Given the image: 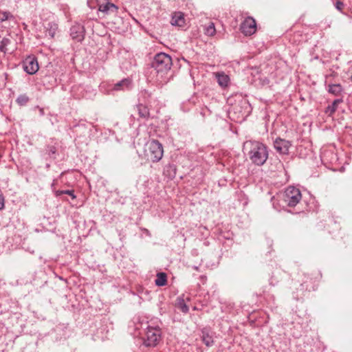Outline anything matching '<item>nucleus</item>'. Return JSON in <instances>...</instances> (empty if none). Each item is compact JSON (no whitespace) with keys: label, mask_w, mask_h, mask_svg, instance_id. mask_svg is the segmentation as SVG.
<instances>
[{"label":"nucleus","mask_w":352,"mask_h":352,"mask_svg":"<svg viewBox=\"0 0 352 352\" xmlns=\"http://www.w3.org/2000/svg\"><path fill=\"white\" fill-rule=\"evenodd\" d=\"M243 152L249 156L252 162L261 166L268 158L267 147L261 142L249 140L243 144Z\"/></svg>","instance_id":"obj_1"},{"label":"nucleus","mask_w":352,"mask_h":352,"mask_svg":"<svg viewBox=\"0 0 352 352\" xmlns=\"http://www.w3.org/2000/svg\"><path fill=\"white\" fill-rule=\"evenodd\" d=\"M164 153L162 145L157 140H151L146 145L145 155L148 160L153 162L160 161Z\"/></svg>","instance_id":"obj_2"},{"label":"nucleus","mask_w":352,"mask_h":352,"mask_svg":"<svg viewBox=\"0 0 352 352\" xmlns=\"http://www.w3.org/2000/svg\"><path fill=\"white\" fill-rule=\"evenodd\" d=\"M171 65V58L165 53L157 54L152 62V67L157 73L168 72L170 69Z\"/></svg>","instance_id":"obj_3"},{"label":"nucleus","mask_w":352,"mask_h":352,"mask_svg":"<svg viewBox=\"0 0 352 352\" xmlns=\"http://www.w3.org/2000/svg\"><path fill=\"white\" fill-rule=\"evenodd\" d=\"M131 82L129 78H124L121 81L115 83L114 85L103 82L100 85V91L109 94L114 91H124L129 89L131 87Z\"/></svg>","instance_id":"obj_4"},{"label":"nucleus","mask_w":352,"mask_h":352,"mask_svg":"<svg viewBox=\"0 0 352 352\" xmlns=\"http://www.w3.org/2000/svg\"><path fill=\"white\" fill-rule=\"evenodd\" d=\"M302 195L298 188L289 186L285 191L284 200L289 206H295L301 199Z\"/></svg>","instance_id":"obj_5"},{"label":"nucleus","mask_w":352,"mask_h":352,"mask_svg":"<svg viewBox=\"0 0 352 352\" xmlns=\"http://www.w3.org/2000/svg\"><path fill=\"white\" fill-rule=\"evenodd\" d=\"M161 332L157 328L148 327L144 344L147 346H155L160 340Z\"/></svg>","instance_id":"obj_6"},{"label":"nucleus","mask_w":352,"mask_h":352,"mask_svg":"<svg viewBox=\"0 0 352 352\" xmlns=\"http://www.w3.org/2000/svg\"><path fill=\"white\" fill-rule=\"evenodd\" d=\"M240 30L245 36H251L256 31V23L255 20L250 16L247 17L241 24Z\"/></svg>","instance_id":"obj_7"},{"label":"nucleus","mask_w":352,"mask_h":352,"mask_svg":"<svg viewBox=\"0 0 352 352\" xmlns=\"http://www.w3.org/2000/svg\"><path fill=\"white\" fill-rule=\"evenodd\" d=\"M23 67L29 74H34L39 69L38 61L34 56L27 57L23 60Z\"/></svg>","instance_id":"obj_8"},{"label":"nucleus","mask_w":352,"mask_h":352,"mask_svg":"<svg viewBox=\"0 0 352 352\" xmlns=\"http://www.w3.org/2000/svg\"><path fill=\"white\" fill-rule=\"evenodd\" d=\"M84 28L80 24L73 25L70 30V35L74 40L81 41L84 38Z\"/></svg>","instance_id":"obj_9"},{"label":"nucleus","mask_w":352,"mask_h":352,"mask_svg":"<svg viewBox=\"0 0 352 352\" xmlns=\"http://www.w3.org/2000/svg\"><path fill=\"white\" fill-rule=\"evenodd\" d=\"M274 146L275 149L280 154H286L290 146L289 142L283 139H276L274 141Z\"/></svg>","instance_id":"obj_10"},{"label":"nucleus","mask_w":352,"mask_h":352,"mask_svg":"<svg viewBox=\"0 0 352 352\" xmlns=\"http://www.w3.org/2000/svg\"><path fill=\"white\" fill-rule=\"evenodd\" d=\"M98 10L104 14H108L111 12H116L118 7L108 0H104V3L100 2V3L98 4Z\"/></svg>","instance_id":"obj_11"},{"label":"nucleus","mask_w":352,"mask_h":352,"mask_svg":"<svg viewBox=\"0 0 352 352\" xmlns=\"http://www.w3.org/2000/svg\"><path fill=\"white\" fill-rule=\"evenodd\" d=\"M171 24L179 27H182L185 24L184 16L182 12H175L171 19Z\"/></svg>","instance_id":"obj_12"},{"label":"nucleus","mask_w":352,"mask_h":352,"mask_svg":"<svg viewBox=\"0 0 352 352\" xmlns=\"http://www.w3.org/2000/svg\"><path fill=\"white\" fill-rule=\"evenodd\" d=\"M215 76L221 87H225L228 85L230 78L227 74L223 72H217L215 74Z\"/></svg>","instance_id":"obj_13"},{"label":"nucleus","mask_w":352,"mask_h":352,"mask_svg":"<svg viewBox=\"0 0 352 352\" xmlns=\"http://www.w3.org/2000/svg\"><path fill=\"white\" fill-rule=\"evenodd\" d=\"M58 29L57 24L54 23H49L46 28V35H48L50 38H53Z\"/></svg>","instance_id":"obj_14"},{"label":"nucleus","mask_w":352,"mask_h":352,"mask_svg":"<svg viewBox=\"0 0 352 352\" xmlns=\"http://www.w3.org/2000/svg\"><path fill=\"white\" fill-rule=\"evenodd\" d=\"M166 274L161 272L157 274V278L155 280V285L157 286H164L166 284Z\"/></svg>","instance_id":"obj_15"},{"label":"nucleus","mask_w":352,"mask_h":352,"mask_svg":"<svg viewBox=\"0 0 352 352\" xmlns=\"http://www.w3.org/2000/svg\"><path fill=\"white\" fill-rule=\"evenodd\" d=\"M341 101L342 100L340 99L335 100L331 105L327 107L325 113L329 116L332 115L336 111L338 104H340Z\"/></svg>","instance_id":"obj_16"},{"label":"nucleus","mask_w":352,"mask_h":352,"mask_svg":"<svg viewBox=\"0 0 352 352\" xmlns=\"http://www.w3.org/2000/svg\"><path fill=\"white\" fill-rule=\"evenodd\" d=\"M202 334V340L205 344L208 346H212L213 344V339L212 336L210 335L209 332L203 331Z\"/></svg>","instance_id":"obj_17"},{"label":"nucleus","mask_w":352,"mask_h":352,"mask_svg":"<svg viewBox=\"0 0 352 352\" xmlns=\"http://www.w3.org/2000/svg\"><path fill=\"white\" fill-rule=\"evenodd\" d=\"M328 91L332 94L338 95L342 92V88L340 84H332L329 85Z\"/></svg>","instance_id":"obj_18"},{"label":"nucleus","mask_w":352,"mask_h":352,"mask_svg":"<svg viewBox=\"0 0 352 352\" xmlns=\"http://www.w3.org/2000/svg\"><path fill=\"white\" fill-rule=\"evenodd\" d=\"M63 194H66L69 195L73 199H76V195H74V190H56L55 195L56 197H59Z\"/></svg>","instance_id":"obj_19"},{"label":"nucleus","mask_w":352,"mask_h":352,"mask_svg":"<svg viewBox=\"0 0 352 352\" xmlns=\"http://www.w3.org/2000/svg\"><path fill=\"white\" fill-rule=\"evenodd\" d=\"M215 28L213 23H210L205 30V33L208 36H213L215 34Z\"/></svg>","instance_id":"obj_20"},{"label":"nucleus","mask_w":352,"mask_h":352,"mask_svg":"<svg viewBox=\"0 0 352 352\" xmlns=\"http://www.w3.org/2000/svg\"><path fill=\"white\" fill-rule=\"evenodd\" d=\"M177 307L184 313H187L188 311V307L184 302V300H179L177 304Z\"/></svg>","instance_id":"obj_21"},{"label":"nucleus","mask_w":352,"mask_h":352,"mask_svg":"<svg viewBox=\"0 0 352 352\" xmlns=\"http://www.w3.org/2000/svg\"><path fill=\"white\" fill-rule=\"evenodd\" d=\"M138 111H139V114L141 117L146 118L148 116L149 113H148V111L146 107L140 105L138 107Z\"/></svg>","instance_id":"obj_22"},{"label":"nucleus","mask_w":352,"mask_h":352,"mask_svg":"<svg viewBox=\"0 0 352 352\" xmlns=\"http://www.w3.org/2000/svg\"><path fill=\"white\" fill-rule=\"evenodd\" d=\"M11 17H12V15L10 12L0 10V22L5 21Z\"/></svg>","instance_id":"obj_23"},{"label":"nucleus","mask_w":352,"mask_h":352,"mask_svg":"<svg viewBox=\"0 0 352 352\" xmlns=\"http://www.w3.org/2000/svg\"><path fill=\"white\" fill-rule=\"evenodd\" d=\"M10 43V40L7 38H4L2 39L0 45V50L1 52H6V46Z\"/></svg>","instance_id":"obj_24"},{"label":"nucleus","mask_w":352,"mask_h":352,"mask_svg":"<svg viewBox=\"0 0 352 352\" xmlns=\"http://www.w3.org/2000/svg\"><path fill=\"white\" fill-rule=\"evenodd\" d=\"M28 100L29 98L25 95H21L16 99L17 103H19L20 105L25 104L28 102Z\"/></svg>","instance_id":"obj_25"},{"label":"nucleus","mask_w":352,"mask_h":352,"mask_svg":"<svg viewBox=\"0 0 352 352\" xmlns=\"http://www.w3.org/2000/svg\"><path fill=\"white\" fill-rule=\"evenodd\" d=\"M100 3L99 0H87V5L91 9H94L98 4Z\"/></svg>","instance_id":"obj_26"},{"label":"nucleus","mask_w":352,"mask_h":352,"mask_svg":"<svg viewBox=\"0 0 352 352\" xmlns=\"http://www.w3.org/2000/svg\"><path fill=\"white\" fill-rule=\"evenodd\" d=\"M260 82L262 85H268L270 81L267 78H260Z\"/></svg>","instance_id":"obj_27"},{"label":"nucleus","mask_w":352,"mask_h":352,"mask_svg":"<svg viewBox=\"0 0 352 352\" xmlns=\"http://www.w3.org/2000/svg\"><path fill=\"white\" fill-rule=\"evenodd\" d=\"M336 8L338 10H341L343 8V3L341 2V1H338L336 3Z\"/></svg>","instance_id":"obj_28"},{"label":"nucleus","mask_w":352,"mask_h":352,"mask_svg":"<svg viewBox=\"0 0 352 352\" xmlns=\"http://www.w3.org/2000/svg\"><path fill=\"white\" fill-rule=\"evenodd\" d=\"M4 207V203L3 199L0 197V210L3 209Z\"/></svg>","instance_id":"obj_29"}]
</instances>
